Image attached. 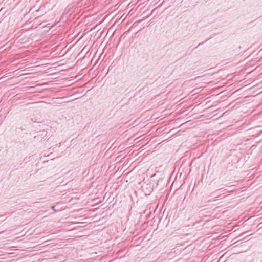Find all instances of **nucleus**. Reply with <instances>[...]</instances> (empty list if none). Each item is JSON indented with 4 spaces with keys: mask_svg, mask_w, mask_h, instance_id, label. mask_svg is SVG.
<instances>
[{
    "mask_svg": "<svg viewBox=\"0 0 262 262\" xmlns=\"http://www.w3.org/2000/svg\"><path fill=\"white\" fill-rule=\"evenodd\" d=\"M52 209H53V210H55V207H54V206H53V207H52Z\"/></svg>",
    "mask_w": 262,
    "mask_h": 262,
    "instance_id": "f257e3e1",
    "label": "nucleus"
}]
</instances>
